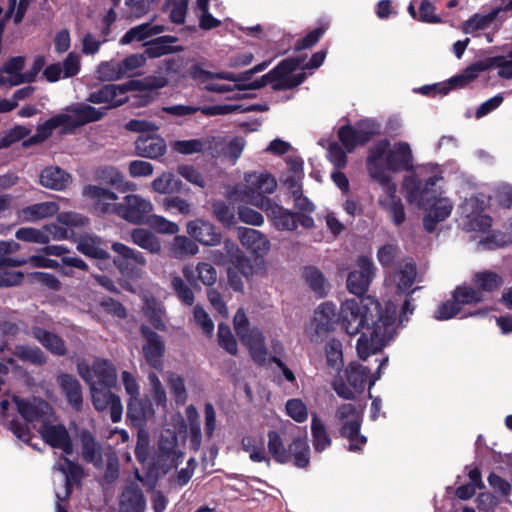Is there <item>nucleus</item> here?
<instances>
[{
  "mask_svg": "<svg viewBox=\"0 0 512 512\" xmlns=\"http://www.w3.org/2000/svg\"><path fill=\"white\" fill-rule=\"evenodd\" d=\"M390 142L388 139H382L374 143L368 150L366 167L369 176L377 183L388 182L392 180L391 176L385 171L381 160L386 157L389 151Z\"/></svg>",
  "mask_w": 512,
  "mask_h": 512,
  "instance_id": "obj_18",
  "label": "nucleus"
},
{
  "mask_svg": "<svg viewBox=\"0 0 512 512\" xmlns=\"http://www.w3.org/2000/svg\"><path fill=\"white\" fill-rule=\"evenodd\" d=\"M260 209L263 210L272 225L279 231H294L296 230V212H293L282 205L273 202L270 198H261Z\"/></svg>",
  "mask_w": 512,
  "mask_h": 512,
  "instance_id": "obj_17",
  "label": "nucleus"
},
{
  "mask_svg": "<svg viewBox=\"0 0 512 512\" xmlns=\"http://www.w3.org/2000/svg\"><path fill=\"white\" fill-rule=\"evenodd\" d=\"M96 180L116 188L120 192L128 190V183L124 181L122 173L113 166H104L96 170Z\"/></svg>",
  "mask_w": 512,
  "mask_h": 512,
  "instance_id": "obj_39",
  "label": "nucleus"
},
{
  "mask_svg": "<svg viewBox=\"0 0 512 512\" xmlns=\"http://www.w3.org/2000/svg\"><path fill=\"white\" fill-rule=\"evenodd\" d=\"M472 210L467 215L466 228L469 231H486L492 226V218L489 215L482 214L484 202L478 198H471L468 203Z\"/></svg>",
  "mask_w": 512,
  "mask_h": 512,
  "instance_id": "obj_36",
  "label": "nucleus"
},
{
  "mask_svg": "<svg viewBox=\"0 0 512 512\" xmlns=\"http://www.w3.org/2000/svg\"><path fill=\"white\" fill-rule=\"evenodd\" d=\"M59 206L55 202H42L28 206L25 210L32 219H42L58 214Z\"/></svg>",
  "mask_w": 512,
  "mask_h": 512,
  "instance_id": "obj_61",
  "label": "nucleus"
},
{
  "mask_svg": "<svg viewBox=\"0 0 512 512\" xmlns=\"http://www.w3.org/2000/svg\"><path fill=\"white\" fill-rule=\"evenodd\" d=\"M56 382L67 403L75 411H81L83 407V393L82 385L78 378L70 373L59 372L56 376Z\"/></svg>",
  "mask_w": 512,
  "mask_h": 512,
  "instance_id": "obj_23",
  "label": "nucleus"
},
{
  "mask_svg": "<svg viewBox=\"0 0 512 512\" xmlns=\"http://www.w3.org/2000/svg\"><path fill=\"white\" fill-rule=\"evenodd\" d=\"M132 242L150 253H159L161 244L159 239L148 229L135 228L131 232Z\"/></svg>",
  "mask_w": 512,
  "mask_h": 512,
  "instance_id": "obj_40",
  "label": "nucleus"
},
{
  "mask_svg": "<svg viewBox=\"0 0 512 512\" xmlns=\"http://www.w3.org/2000/svg\"><path fill=\"white\" fill-rule=\"evenodd\" d=\"M187 233L198 243L214 247L222 243L223 235L219 227L208 220L194 219L187 223Z\"/></svg>",
  "mask_w": 512,
  "mask_h": 512,
  "instance_id": "obj_19",
  "label": "nucleus"
},
{
  "mask_svg": "<svg viewBox=\"0 0 512 512\" xmlns=\"http://www.w3.org/2000/svg\"><path fill=\"white\" fill-rule=\"evenodd\" d=\"M397 307L387 301L383 308L373 296L345 299L340 305V326L350 336L362 329L371 331L370 337L361 334L357 340L358 357L365 361L378 354L393 338Z\"/></svg>",
  "mask_w": 512,
  "mask_h": 512,
  "instance_id": "obj_1",
  "label": "nucleus"
},
{
  "mask_svg": "<svg viewBox=\"0 0 512 512\" xmlns=\"http://www.w3.org/2000/svg\"><path fill=\"white\" fill-rule=\"evenodd\" d=\"M60 115L67 116L69 119L64 124V130L71 131L80 128L88 123H93L101 120L105 112L101 109L87 105L84 103H72L63 109Z\"/></svg>",
  "mask_w": 512,
  "mask_h": 512,
  "instance_id": "obj_12",
  "label": "nucleus"
},
{
  "mask_svg": "<svg viewBox=\"0 0 512 512\" xmlns=\"http://www.w3.org/2000/svg\"><path fill=\"white\" fill-rule=\"evenodd\" d=\"M188 0H165L163 10L170 9L169 20L176 25L185 23L188 12Z\"/></svg>",
  "mask_w": 512,
  "mask_h": 512,
  "instance_id": "obj_52",
  "label": "nucleus"
},
{
  "mask_svg": "<svg viewBox=\"0 0 512 512\" xmlns=\"http://www.w3.org/2000/svg\"><path fill=\"white\" fill-rule=\"evenodd\" d=\"M147 501L141 487L134 481L123 487L119 497V512H145Z\"/></svg>",
  "mask_w": 512,
  "mask_h": 512,
  "instance_id": "obj_25",
  "label": "nucleus"
},
{
  "mask_svg": "<svg viewBox=\"0 0 512 512\" xmlns=\"http://www.w3.org/2000/svg\"><path fill=\"white\" fill-rule=\"evenodd\" d=\"M247 185L239 191L241 201L260 208L258 198H268L265 194H272L277 188L276 179L269 173H248L245 175Z\"/></svg>",
  "mask_w": 512,
  "mask_h": 512,
  "instance_id": "obj_7",
  "label": "nucleus"
},
{
  "mask_svg": "<svg viewBox=\"0 0 512 512\" xmlns=\"http://www.w3.org/2000/svg\"><path fill=\"white\" fill-rule=\"evenodd\" d=\"M178 40V37L174 35H162L148 40L143 44L145 55L149 59H156L165 55L183 52L184 47L182 45H173Z\"/></svg>",
  "mask_w": 512,
  "mask_h": 512,
  "instance_id": "obj_26",
  "label": "nucleus"
},
{
  "mask_svg": "<svg viewBox=\"0 0 512 512\" xmlns=\"http://www.w3.org/2000/svg\"><path fill=\"white\" fill-rule=\"evenodd\" d=\"M15 237L20 241L45 245L50 241V236L48 234L33 227L19 228L15 233Z\"/></svg>",
  "mask_w": 512,
  "mask_h": 512,
  "instance_id": "obj_58",
  "label": "nucleus"
},
{
  "mask_svg": "<svg viewBox=\"0 0 512 512\" xmlns=\"http://www.w3.org/2000/svg\"><path fill=\"white\" fill-rule=\"evenodd\" d=\"M286 413L294 421L303 423L308 418V409L306 404L299 398H292L286 402Z\"/></svg>",
  "mask_w": 512,
  "mask_h": 512,
  "instance_id": "obj_64",
  "label": "nucleus"
},
{
  "mask_svg": "<svg viewBox=\"0 0 512 512\" xmlns=\"http://www.w3.org/2000/svg\"><path fill=\"white\" fill-rule=\"evenodd\" d=\"M384 168L385 171L393 173L413 171V154L409 143L404 141L394 143L386 154Z\"/></svg>",
  "mask_w": 512,
  "mask_h": 512,
  "instance_id": "obj_21",
  "label": "nucleus"
},
{
  "mask_svg": "<svg viewBox=\"0 0 512 512\" xmlns=\"http://www.w3.org/2000/svg\"><path fill=\"white\" fill-rule=\"evenodd\" d=\"M170 392L175 398L177 404H184L187 400V390L184 379L176 373H170L167 379Z\"/></svg>",
  "mask_w": 512,
  "mask_h": 512,
  "instance_id": "obj_63",
  "label": "nucleus"
},
{
  "mask_svg": "<svg viewBox=\"0 0 512 512\" xmlns=\"http://www.w3.org/2000/svg\"><path fill=\"white\" fill-rule=\"evenodd\" d=\"M441 177L430 176L423 184L416 174L407 175L403 179L405 198L409 203L417 202L428 213L423 217V227L426 232L433 233L438 223L446 220L452 212L453 205L448 198L441 197L436 188Z\"/></svg>",
  "mask_w": 512,
  "mask_h": 512,
  "instance_id": "obj_2",
  "label": "nucleus"
},
{
  "mask_svg": "<svg viewBox=\"0 0 512 512\" xmlns=\"http://www.w3.org/2000/svg\"><path fill=\"white\" fill-rule=\"evenodd\" d=\"M60 459L63 463H58L54 468L63 473L65 479H69L76 484L81 483L84 476L83 467L78 462L70 460L67 455H62Z\"/></svg>",
  "mask_w": 512,
  "mask_h": 512,
  "instance_id": "obj_49",
  "label": "nucleus"
},
{
  "mask_svg": "<svg viewBox=\"0 0 512 512\" xmlns=\"http://www.w3.org/2000/svg\"><path fill=\"white\" fill-rule=\"evenodd\" d=\"M37 432L43 442L51 448L61 450L63 455H71L73 453V442L64 424H54L45 419L42 420Z\"/></svg>",
  "mask_w": 512,
  "mask_h": 512,
  "instance_id": "obj_9",
  "label": "nucleus"
},
{
  "mask_svg": "<svg viewBox=\"0 0 512 512\" xmlns=\"http://www.w3.org/2000/svg\"><path fill=\"white\" fill-rule=\"evenodd\" d=\"M104 240L98 235H81L76 250L87 258L95 260V266L102 272H110V253L103 247Z\"/></svg>",
  "mask_w": 512,
  "mask_h": 512,
  "instance_id": "obj_10",
  "label": "nucleus"
},
{
  "mask_svg": "<svg viewBox=\"0 0 512 512\" xmlns=\"http://www.w3.org/2000/svg\"><path fill=\"white\" fill-rule=\"evenodd\" d=\"M173 251L178 257L183 258L197 254L199 246L192 237L177 235L173 240Z\"/></svg>",
  "mask_w": 512,
  "mask_h": 512,
  "instance_id": "obj_54",
  "label": "nucleus"
},
{
  "mask_svg": "<svg viewBox=\"0 0 512 512\" xmlns=\"http://www.w3.org/2000/svg\"><path fill=\"white\" fill-rule=\"evenodd\" d=\"M268 437V451L273 459L280 463L286 464L290 461V454L285 448L280 434L275 430H270L267 434Z\"/></svg>",
  "mask_w": 512,
  "mask_h": 512,
  "instance_id": "obj_44",
  "label": "nucleus"
},
{
  "mask_svg": "<svg viewBox=\"0 0 512 512\" xmlns=\"http://www.w3.org/2000/svg\"><path fill=\"white\" fill-rule=\"evenodd\" d=\"M82 196L93 201L92 210L96 215H116V203H112V201L117 200L118 196L114 191L99 185L89 184L83 188Z\"/></svg>",
  "mask_w": 512,
  "mask_h": 512,
  "instance_id": "obj_16",
  "label": "nucleus"
},
{
  "mask_svg": "<svg viewBox=\"0 0 512 512\" xmlns=\"http://www.w3.org/2000/svg\"><path fill=\"white\" fill-rule=\"evenodd\" d=\"M30 333L51 354L55 356L67 354L66 343L58 334L40 326H32Z\"/></svg>",
  "mask_w": 512,
  "mask_h": 512,
  "instance_id": "obj_31",
  "label": "nucleus"
},
{
  "mask_svg": "<svg viewBox=\"0 0 512 512\" xmlns=\"http://www.w3.org/2000/svg\"><path fill=\"white\" fill-rule=\"evenodd\" d=\"M360 269L351 271L347 277V289L354 294V298L366 297L370 283L373 280L375 268L367 256H361L358 260Z\"/></svg>",
  "mask_w": 512,
  "mask_h": 512,
  "instance_id": "obj_15",
  "label": "nucleus"
},
{
  "mask_svg": "<svg viewBox=\"0 0 512 512\" xmlns=\"http://www.w3.org/2000/svg\"><path fill=\"white\" fill-rule=\"evenodd\" d=\"M305 59L306 55L288 57L281 60L274 68H272L273 74L276 75L277 83H279V81H286L295 70L301 67Z\"/></svg>",
  "mask_w": 512,
  "mask_h": 512,
  "instance_id": "obj_45",
  "label": "nucleus"
},
{
  "mask_svg": "<svg viewBox=\"0 0 512 512\" xmlns=\"http://www.w3.org/2000/svg\"><path fill=\"white\" fill-rule=\"evenodd\" d=\"M241 342L248 348L252 360L257 365H264L267 361L268 350L265 346V338L262 331L254 327L239 337Z\"/></svg>",
  "mask_w": 512,
  "mask_h": 512,
  "instance_id": "obj_28",
  "label": "nucleus"
},
{
  "mask_svg": "<svg viewBox=\"0 0 512 512\" xmlns=\"http://www.w3.org/2000/svg\"><path fill=\"white\" fill-rule=\"evenodd\" d=\"M347 386L357 393H362L370 376V368L358 362H350L344 369Z\"/></svg>",
  "mask_w": 512,
  "mask_h": 512,
  "instance_id": "obj_35",
  "label": "nucleus"
},
{
  "mask_svg": "<svg viewBox=\"0 0 512 512\" xmlns=\"http://www.w3.org/2000/svg\"><path fill=\"white\" fill-rule=\"evenodd\" d=\"M313 321L315 330L311 341H322L329 333L336 330L338 324L340 325V310L337 311L332 301H325L315 309Z\"/></svg>",
  "mask_w": 512,
  "mask_h": 512,
  "instance_id": "obj_11",
  "label": "nucleus"
},
{
  "mask_svg": "<svg viewBox=\"0 0 512 512\" xmlns=\"http://www.w3.org/2000/svg\"><path fill=\"white\" fill-rule=\"evenodd\" d=\"M239 239L243 246H245L252 253L263 256L270 250V241L260 231L241 227L238 229Z\"/></svg>",
  "mask_w": 512,
  "mask_h": 512,
  "instance_id": "obj_33",
  "label": "nucleus"
},
{
  "mask_svg": "<svg viewBox=\"0 0 512 512\" xmlns=\"http://www.w3.org/2000/svg\"><path fill=\"white\" fill-rule=\"evenodd\" d=\"M13 402L16 405L17 411L26 422L33 423L41 421L42 418L48 415L51 411L50 405L43 399L34 397L30 399H23L16 395L13 396Z\"/></svg>",
  "mask_w": 512,
  "mask_h": 512,
  "instance_id": "obj_24",
  "label": "nucleus"
},
{
  "mask_svg": "<svg viewBox=\"0 0 512 512\" xmlns=\"http://www.w3.org/2000/svg\"><path fill=\"white\" fill-rule=\"evenodd\" d=\"M111 251L114 255L110 254V272L116 268L121 275V278L118 279V284L125 291L134 293L133 281H137L142 277V267L147 263L144 254L121 242H113L111 244Z\"/></svg>",
  "mask_w": 512,
  "mask_h": 512,
  "instance_id": "obj_3",
  "label": "nucleus"
},
{
  "mask_svg": "<svg viewBox=\"0 0 512 512\" xmlns=\"http://www.w3.org/2000/svg\"><path fill=\"white\" fill-rule=\"evenodd\" d=\"M14 355L21 361L36 366H42L47 362L45 353L38 346L16 345Z\"/></svg>",
  "mask_w": 512,
  "mask_h": 512,
  "instance_id": "obj_43",
  "label": "nucleus"
},
{
  "mask_svg": "<svg viewBox=\"0 0 512 512\" xmlns=\"http://www.w3.org/2000/svg\"><path fill=\"white\" fill-rule=\"evenodd\" d=\"M287 451L297 468H306L309 465L310 447L306 435L295 437L289 444Z\"/></svg>",
  "mask_w": 512,
  "mask_h": 512,
  "instance_id": "obj_37",
  "label": "nucleus"
},
{
  "mask_svg": "<svg viewBox=\"0 0 512 512\" xmlns=\"http://www.w3.org/2000/svg\"><path fill=\"white\" fill-rule=\"evenodd\" d=\"M360 145L368 143L375 135L380 133V124L372 119L357 121L355 126Z\"/></svg>",
  "mask_w": 512,
  "mask_h": 512,
  "instance_id": "obj_55",
  "label": "nucleus"
},
{
  "mask_svg": "<svg viewBox=\"0 0 512 512\" xmlns=\"http://www.w3.org/2000/svg\"><path fill=\"white\" fill-rule=\"evenodd\" d=\"M385 193V198L379 199V205L390 216L392 223L395 226H401L406 220V213L403 202L399 196H397V185L392 180L388 182L379 183Z\"/></svg>",
  "mask_w": 512,
  "mask_h": 512,
  "instance_id": "obj_20",
  "label": "nucleus"
},
{
  "mask_svg": "<svg viewBox=\"0 0 512 512\" xmlns=\"http://www.w3.org/2000/svg\"><path fill=\"white\" fill-rule=\"evenodd\" d=\"M416 266L414 263H406L403 268L395 273L396 292L398 295L406 294L413 288L416 279Z\"/></svg>",
  "mask_w": 512,
  "mask_h": 512,
  "instance_id": "obj_42",
  "label": "nucleus"
},
{
  "mask_svg": "<svg viewBox=\"0 0 512 512\" xmlns=\"http://www.w3.org/2000/svg\"><path fill=\"white\" fill-rule=\"evenodd\" d=\"M338 139L347 152H352L360 145L358 135L354 126L350 123L341 126L338 130Z\"/></svg>",
  "mask_w": 512,
  "mask_h": 512,
  "instance_id": "obj_62",
  "label": "nucleus"
},
{
  "mask_svg": "<svg viewBox=\"0 0 512 512\" xmlns=\"http://www.w3.org/2000/svg\"><path fill=\"white\" fill-rule=\"evenodd\" d=\"M473 64H480L484 69L481 72L488 70L491 67L499 68L498 76L503 79H512V58L507 60L504 56L490 57L485 63L484 61H476Z\"/></svg>",
  "mask_w": 512,
  "mask_h": 512,
  "instance_id": "obj_51",
  "label": "nucleus"
},
{
  "mask_svg": "<svg viewBox=\"0 0 512 512\" xmlns=\"http://www.w3.org/2000/svg\"><path fill=\"white\" fill-rule=\"evenodd\" d=\"M115 208L119 217L133 224H141L153 207L149 200L137 194H129L123 203H116Z\"/></svg>",
  "mask_w": 512,
  "mask_h": 512,
  "instance_id": "obj_13",
  "label": "nucleus"
},
{
  "mask_svg": "<svg viewBox=\"0 0 512 512\" xmlns=\"http://www.w3.org/2000/svg\"><path fill=\"white\" fill-rule=\"evenodd\" d=\"M363 417L350 419L342 423L339 429L341 437L349 440L348 450L350 452H361L367 443V437L360 433Z\"/></svg>",
  "mask_w": 512,
  "mask_h": 512,
  "instance_id": "obj_32",
  "label": "nucleus"
},
{
  "mask_svg": "<svg viewBox=\"0 0 512 512\" xmlns=\"http://www.w3.org/2000/svg\"><path fill=\"white\" fill-rule=\"evenodd\" d=\"M77 438L81 447V456L86 463H91L97 469L103 465L102 445L97 441L94 433L87 428L77 431Z\"/></svg>",
  "mask_w": 512,
  "mask_h": 512,
  "instance_id": "obj_22",
  "label": "nucleus"
},
{
  "mask_svg": "<svg viewBox=\"0 0 512 512\" xmlns=\"http://www.w3.org/2000/svg\"><path fill=\"white\" fill-rule=\"evenodd\" d=\"M302 278L317 298H325L329 294L330 284L318 267L305 266Z\"/></svg>",
  "mask_w": 512,
  "mask_h": 512,
  "instance_id": "obj_34",
  "label": "nucleus"
},
{
  "mask_svg": "<svg viewBox=\"0 0 512 512\" xmlns=\"http://www.w3.org/2000/svg\"><path fill=\"white\" fill-rule=\"evenodd\" d=\"M328 29V24H322L320 26L315 27L313 30L308 32L303 38L298 39L295 43V50L301 51L305 49H309L313 47L316 43L319 42V40L322 38V36L325 34V32Z\"/></svg>",
  "mask_w": 512,
  "mask_h": 512,
  "instance_id": "obj_60",
  "label": "nucleus"
},
{
  "mask_svg": "<svg viewBox=\"0 0 512 512\" xmlns=\"http://www.w3.org/2000/svg\"><path fill=\"white\" fill-rule=\"evenodd\" d=\"M311 435L314 450L318 453L323 452L332 444L325 423L316 413L312 414L311 418Z\"/></svg>",
  "mask_w": 512,
  "mask_h": 512,
  "instance_id": "obj_38",
  "label": "nucleus"
},
{
  "mask_svg": "<svg viewBox=\"0 0 512 512\" xmlns=\"http://www.w3.org/2000/svg\"><path fill=\"white\" fill-rule=\"evenodd\" d=\"M184 452L178 448V435L172 429H164L157 444L156 459L153 465L163 475L177 468L183 461Z\"/></svg>",
  "mask_w": 512,
  "mask_h": 512,
  "instance_id": "obj_5",
  "label": "nucleus"
},
{
  "mask_svg": "<svg viewBox=\"0 0 512 512\" xmlns=\"http://www.w3.org/2000/svg\"><path fill=\"white\" fill-rule=\"evenodd\" d=\"M324 353L327 368L336 372V376L331 382L332 389L338 397L344 400H354L353 390L347 386L344 377L340 375L344 368L342 342L335 337L330 338L324 345Z\"/></svg>",
  "mask_w": 512,
  "mask_h": 512,
  "instance_id": "obj_4",
  "label": "nucleus"
},
{
  "mask_svg": "<svg viewBox=\"0 0 512 512\" xmlns=\"http://www.w3.org/2000/svg\"><path fill=\"white\" fill-rule=\"evenodd\" d=\"M126 93H128L126 82L121 84L109 83L91 92L87 101L93 104L108 103L107 107L100 108L105 112V110L118 108L129 102V97L126 96Z\"/></svg>",
  "mask_w": 512,
  "mask_h": 512,
  "instance_id": "obj_14",
  "label": "nucleus"
},
{
  "mask_svg": "<svg viewBox=\"0 0 512 512\" xmlns=\"http://www.w3.org/2000/svg\"><path fill=\"white\" fill-rule=\"evenodd\" d=\"M181 185L182 181L172 173H163L152 181V189L161 194L179 192Z\"/></svg>",
  "mask_w": 512,
  "mask_h": 512,
  "instance_id": "obj_48",
  "label": "nucleus"
},
{
  "mask_svg": "<svg viewBox=\"0 0 512 512\" xmlns=\"http://www.w3.org/2000/svg\"><path fill=\"white\" fill-rule=\"evenodd\" d=\"M167 145L165 140L156 134L140 135L135 141L136 154L143 158L157 159L165 154Z\"/></svg>",
  "mask_w": 512,
  "mask_h": 512,
  "instance_id": "obj_30",
  "label": "nucleus"
},
{
  "mask_svg": "<svg viewBox=\"0 0 512 512\" xmlns=\"http://www.w3.org/2000/svg\"><path fill=\"white\" fill-rule=\"evenodd\" d=\"M168 84L167 78L163 76H147L143 79H131L126 81L127 92L148 91L161 89Z\"/></svg>",
  "mask_w": 512,
  "mask_h": 512,
  "instance_id": "obj_41",
  "label": "nucleus"
},
{
  "mask_svg": "<svg viewBox=\"0 0 512 512\" xmlns=\"http://www.w3.org/2000/svg\"><path fill=\"white\" fill-rule=\"evenodd\" d=\"M452 296L458 306L475 304L483 301V294L480 290H476L465 284L458 285L453 291Z\"/></svg>",
  "mask_w": 512,
  "mask_h": 512,
  "instance_id": "obj_47",
  "label": "nucleus"
},
{
  "mask_svg": "<svg viewBox=\"0 0 512 512\" xmlns=\"http://www.w3.org/2000/svg\"><path fill=\"white\" fill-rule=\"evenodd\" d=\"M498 9H492L487 14H479L476 13L472 15L465 23H464V32L465 33H473L477 30L485 29L491 22L495 20L498 15Z\"/></svg>",
  "mask_w": 512,
  "mask_h": 512,
  "instance_id": "obj_53",
  "label": "nucleus"
},
{
  "mask_svg": "<svg viewBox=\"0 0 512 512\" xmlns=\"http://www.w3.org/2000/svg\"><path fill=\"white\" fill-rule=\"evenodd\" d=\"M94 371L99 385L105 388H111L115 385L117 380L116 369L109 360L103 359L101 363H96Z\"/></svg>",
  "mask_w": 512,
  "mask_h": 512,
  "instance_id": "obj_46",
  "label": "nucleus"
},
{
  "mask_svg": "<svg viewBox=\"0 0 512 512\" xmlns=\"http://www.w3.org/2000/svg\"><path fill=\"white\" fill-rule=\"evenodd\" d=\"M482 69L484 68L481 67L480 64H470L460 74L449 78L445 82L423 85L421 87L414 88L413 92L424 96L442 97L447 95L453 89L465 87L478 77Z\"/></svg>",
  "mask_w": 512,
  "mask_h": 512,
  "instance_id": "obj_6",
  "label": "nucleus"
},
{
  "mask_svg": "<svg viewBox=\"0 0 512 512\" xmlns=\"http://www.w3.org/2000/svg\"><path fill=\"white\" fill-rule=\"evenodd\" d=\"M126 415L131 425L138 428L143 427L147 420L154 415L152 401L148 397H130L127 403Z\"/></svg>",
  "mask_w": 512,
  "mask_h": 512,
  "instance_id": "obj_27",
  "label": "nucleus"
},
{
  "mask_svg": "<svg viewBox=\"0 0 512 512\" xmlns=\"http://www.w3.org/2000/svg\"><path fill=\"white\" fill-rule=\"evenodd\" d=\"M475 283L481 291L493 292L502 285L503 280L495 272L483 271L475 275Z\"/></svg>",
  "mask_w": 512,
  "mask_h": 512,
  "instance_id": "obj_57",
  "label": "nucleus"
},
{
  "mask_svg": "<svg viewBox=\"0 0 512 512\" xmlns=\"http://www.w3.org/2000/svg\"><path fill=\"white\" fill-rule=\"evenodd\" d=\"M218 345L228 354L236 356L238 353V344L231 328L228 324L221 322L218 324Z\"/></svg>",
  "mask_w": 512,
  "mask_h": 512,
  "instance_id": "obj_50",
  "label": "nucleus"
},
{
  "mask_svg": "<svg viewBox=\"0 0 512 512\" xmlns=\"http://www.w3.org/2000/svg\"><path fill=\"white\" fill-rule=\"evenodd\" d=\"M92 392V403L97 411H104L112 403L113 399L118 395L113 393L110 388L102 387L100 389L96 387L91 388Z\"/></svg>",
  "mask_w": 512,
  "mask_h": 512,
  "instance_id": "obj_59",
  "label": "nucleus"
},
{
  "mask_svg": "<svg viewBox=\"0 0 512 512\" xmlns=\"http://www.w3.org/2000/svg\"><path fill=\"white\" fill-rule=\"evenodd\" d=\"M512 242L511 236L505 232L491 230L479 241L486 250H496L508 246Z\"/></svg>",
  "mask_w": 512,
  "mask_h": 512,
  "instance_id": "obj_56",
  "label": "nucleus"
},
{
  "mask_svg": "<svg viewBox=\"0 0 512 512\" xmlns=\"http://www.w3.org/2000/svg\"><path fill=\"white\" fill-rule=\"evenodd\" d=\"M71 182V174L59 166H46L39 174V183L50 190L63 191Z\"/></svg>",
  "mask_w": 512,
  "mask_h": 512,
  "instance_id": "obj_29",
  "label": "nucleus"
},
{
  "mask_svg": "<svg viewBox=\"0 0 512 512\" xmlns=\"http://www.w3.org/2000/svg\"><path fill=\"white\" fill-rule=\"evenodd\" d=\"M145 343L142 345V354L146 363L153 369L161 372L164 368V356L166 352L165 342L151 326L141 324L139 327Z\"/></svg>",
  "mask_w": 512,
  "mask_h": 512,
  "instance_id": "obj_8",
  "label": "nucleus"
}]
</instances>
